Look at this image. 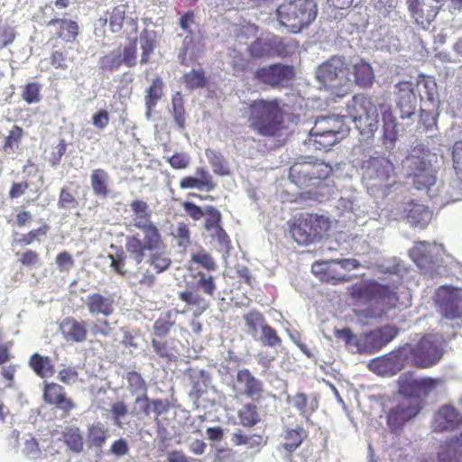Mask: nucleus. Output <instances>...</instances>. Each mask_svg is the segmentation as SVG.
I'll use <instances>...</instances> for the list:
<instances>
[{
    "label": "nucleus",
    "instance_id": "f257e3e1",
    "mask_svg": "<svg viewBox=\"0 0 462 462\" xmlns=\"http://www.w3.org/2000/svg\"><path fill=\"white\" fill-rule=\"evenodd\" d=\"M133 213V226L140 232L127 235L124 251L117 248L115 254H109L110 267L121 276H126L130 272L126 268V254L133 263L138 266L147 257L148 264L159 274L170 268L171 260L162 250L165 243L160 228L152 221V212L149 205L141 199L130 203Z\"/></svg>",
    "mask_w": 462,
    "mask_h": 462
},
{
    "label": "nucleus",
    "instance_id": "f03ea898",
    "mask_svg": "<svg viewBox=\"0 0 462 462\" xmlns=\"http://www.w3.org/2000/svg\"><path fill=\"white\" fill-rule=\"evenodd\" d=\"M317 78L333 89L336 97H343L351 92L353 82L362 88H371L374 74L371 65L360 59L351 65L344 57L333 56L319 66Z\"/></svg>",
    "mask_w": 462,
    "mask_h": 462
},
{
    "label": "nucleus",
    "instance_id": "7ed1b4c3",
    "mask_svg": "<svg viewBox=\"0 0 462 462\" xmlns=\"http://www.w3.org/2000/svg\"><path fill=\"white\" fill-rule=\"evenodd\" d=\"M248 126L263 137H275L285 129V112L281 99L257 98L250 101L245 109Z\"/></svg>",
    "mask_w": 462,
    "mask_h": 462
},
{
    "label": "nucleus",
    "instance_id": "20e7f679",
    "mask_svg": "<svg viewBox=\"0 0 462 462\" xmlns=\"http://www.w3.org/2000/svg\"><path fill=\"white\" fill-rule=\"evenodd\" d=\"M400 333L395 325L386 324L356 335L350 328L335 329L334 336L342 340L346 348L358 354H375L392 342Z\"/></svg>",
    "mask_w": 462,
    "mask_h": 462
},
{
    "label": "nucleus",
    "instance_id": "39448f33",
    "mask_svg": "<svg viewBox=\"0 0 462 462\" xmlns=\"http://www.w3.org/2000/svg\"><path fill=\"white\" fill-rule=\"evenodd\" d=\"M443 337L438 334H426L415 343L404 344L410 365L425 369L437 365L444 355Z\"/></svg>",
    "mask_w": 462,
    "mask_h": 462
},
{
    "label": "nucleus",
    "instance_id": "423d86ee",
    "mask_svg": "<svg viewBox=\"0 0 462 462\" xmlns=\"http://www.w3.org/2000/svg\"><path fill=\"white\" fill-rule=\"evenodd\" d=\"M333 172L329 163L320 160H300L289 169V180L300 189H312L320 186Z\"/></svg>",
    "mask_w": 462,
    "mask_h": 462
},
{
    "label": "nucleus",
    "instance_id": "0eeeda50",
    "mask_svg": "<svg viewBox=\"0 0 462 462\" xmlns=\"http://www.w3.org/2000/svg\"><path fill=\"white\" fill-rule=\"evenodd\" d=\"M289 232L293 240L301 245H310L319 240L329 228V220L314 213H301L289 222Z\"/></svg>",
    "mask_w": 462,
    "mask_h": 462
},
{
    "label": "nucleus",
    "instance_id": "6e6552de",
    "mask_svg": "<svg viewBox=\"0 0 462 462\" xmlns=\"http://www.w3.org/2000/svg\"><path fill=\"white\" fill-rule=\"evenodd\" d=\"M317 5L313 0H290L277 8L280 23L293 32L309 26L316 18Z\"/></svg>",
    "mask_w": 462,
    "mask_h": 462
},
{
    "label": "nucleus",
    "instance_id": "1a4fd4ad",
    "mask_svg": "<svg viewBox=\"0 0 462 462\" xmlns=\"http://www.w3.org/2000/svg\"><path fill=\"white\" fill-rule=\"evenodd\" d=\"M346 116L363 134H374L378 128V107L373 98L359 93L352 97L346 106Z\"/></svg>",
    "mask_w": 462,
    "mask_h": 462
},
{
    "label": "nucleus",
    "instance_id": "9d476101",
    "mask_svg": "<svg viewBox=\"0 0 462 462\" xmlns=\"http://www.w3.org/2000/svg\"><path fill=\"white\" fill-rule=\"evenodd\" d=\"M363 181L368 189H384L395 183L393 162L384 156L370 157L362 163Z\"/></svg>",
    "mask_w": 462,
    "mask_h": 462
},
{
    "label": "nucleus",
    "instance_id": "9b49d317",
    "mask_svg": "<svg viewBox=\"0 0 462 462\" xmlns=\"http://www.w3.org/2000/svg\"><path fill=\"white\" fill-rule=\"evenodd\" d=\"M295 76L296 71L292 65L276 62L257 68L253 79L271 89H282L289 87Z\"/></svg>",
    "mask_w": 462,
    "mask_h": 462
},
{
    "label": "nucleus",
    "instance_id": "f8f14e48",
    "mask_svg": "<svg viewBox=\"0 0 462 462\" xmlns=\"http://www.w3.org/2000/svg\"><path fill=\"white\" fill-rule=\"evenodd\" d=\"M350 293L353 298L374 301L388 309L395 308L399 300L395 289L374 281L353 285Z\"/></svg>",
    "mask_w": 462,
    "mask_h": 462
},
{
    "label": "nucleus",
    "instance_id": "ddd939ff",
    "mask_svg": "<svg viewBox=\"0 0 462 462\" xmlns=\"http://www.w3.org/2000/svg\"><path fill=\"white\" fill-rule=\"evenodd\" d=\"M233 389L236 397H245L254 402H261L265 399L263 383L247 368L237 371Z\"/></svg>",
    "mask_w": 462,
    "mask_h": 462
},
{
    "label": "nucleus",
    "instance_id": "4468645a",
    "mask_svg": "<svg viewBox=\"0 0 462 462\" xmlns=\"http://www.w3.org/2000/svg\"><path fill=\"white\" fill-rule=\"evenodd\" d=\"M436 303L439 312L448 319L462 317V290L452 286H441L436 291Z\"/></svg>",
    "mask_w": 462,
    "mask_h": 462
},
{
    "label": "nucleus",
    "instance_id": "2eb2a0df",
    "mask_svg": "<svg viewBox=\"0 0 462 462\" xmlns=\"http://www.w3.org/2000/svg\"><path fill=\"white\" fill-rule=\"evenodd\" d=\"M406 365H410L405 346L392 350L391 352L373 359L369 367L379 374H396L401 372Z\"/></svg>",
    "mask_w": 462,
    "mask_h": 462
},
{
    "label": "nucleus",
    "instance_id": "dca6fc26",
    "mask_svg": "<svg viewBox=\"0 0 462 462\" xmlns=\"http://www.w3.org/2000/svg\"><path fill=\"white\" fill-rule=\"evenodd\" d=\"M421 405L417 400L403 399L390 409L387 415V426L392 432L402 430L405 423L414 418L420 411Z\"/></svg>",
    "mask_w": 462,
    "mask_h": 462
},
{
    "label": "nucleus",
    "instance_id": "f3484780",
    "mask_svg": "<svg viewBox=\"0 0 462 462\" xmlns=\"http://www.w3.org/2000/svg\"><path fill=\"white\" fill-rule=\"evenodd\" d=\"M408 167L412 176L414 187L419 189H427L436 182L435 171L430 161L419 156L411 155L407 158Z\"/></svg>",
    "mask_w": 462,
    "mask_h": 462
},
{
    "label": "nucleus",
    "instance_id": "a211bd4d",
    "mask_svg": "<svg viewBox=\"0 0 462 462\" xmlns=\"http://www.w3.org/2000/svg\"><path fill=\"white\" fill-rule=\"evenodd\" d=\"M42 396L47 404L55 406L64 416H69L76 408L74 401L67 396L65 388L57 383L45 382Z\"/></svg>",
    "mask_w": 462,
    "mask_h": 462
},
{
    "label": "nucleus",
    "instance_id": "6ab92c4d",
    "mask_svg": "<svg viewBox=\"0 0 462 462\" xmlns=\"http://www.w3.org/2000/svg\"><path fill=\"white\" fill-rule=\"evenodd\" d=\"M396 105L401 111L402 119L409 118L415 114L417 97L413 84L411 81H401L395 85Z\"/></svg>",
    "mask_w": 462,
    "mask_h": 462
},
{
    "label": "nucleus",
    "instance_id": "aec40b11",
    "mask_svg": "<svg viewBox=\"0 0 462 462\" xmlns=\"http://www.w3.org/2000/svg\"><path fill=\"white\" fill-rule=\"evenodd\" d=\"M461 425L462 414L453 405H442L433 418L436 431L454 430Z\"/></svg>",
    "mask_w": 462,
    "mask_h": 462
},
{
    "label": "nucleus",
    "instance_id": "412c9836",
    "mask_svg": "<svg viewBox=\"0 0 462 462\" xmlns=\"http://www.w3.org/2000/svg\"><path fill=\"white\" fill-rule=\"evenodd\" d=\"M59 329L67 342L81 343L88 338L87 323L73 317L63 319L59 324Z\"/></svg>",
    "mask_w": 462,
    "mask_h": 462
},
{
    "label": "nucleus",
    "instance_id": "4be33fe9",
    "mask_svg": "<svg viewBox=\"0 0 462 462\" xmlns=\"http://www.w3.org/2000/svg\"><path fill=\"white\" fill-rule=\"evenodd\" d=\"M408 10L415 23L423 29L429 28L439 13V7L428 5L424 0L407 3Z\"/></svg>",
    "mask_w": 462,
    "mask_h": 462
},
{
    "label": "nucleus",
    "instance_id": "5701e85b",
    "mask_svg": "<svg viewBox=\"0 0 462 462\" xmlns=\"http://www.w3.org/2000/svg\"><path fill=\"white\" fill-rule=\"evenodd\" d=\"M312 128L317 132L340 136V139L349 133V127L345 124L344 116L336 115L318 117Z\"/></svg>",
    "mask_w": 462,
    "mask_h": 462
},
{
    "label": "nucleus",
    "instance_id": "b1692460",
    "mask_svg": "<svg viewBox=\"0 0 462 462\" xmlns=\"http://www.w3.org/2000/svg\"><path fill=\"white\" fill-rule=\"evenodd\" d=\"M115 299L112 295L94 292L88 295L86 306L92 316L109 317L115 311Z\"/></svg>",
    "mask_w": 462,
    "mask_h": 462
},
{
    "label": "nucleus",
    "instance_id": "393cba45",
    "mask_svg": "<svg viewBox=\"0 0 462 462\" xmlns=\"http://www.w3.org/2000/svg\"><path fill=\"white\" fill-rule=\"evenodd\" d=\"M196 175L185 176L180 180V188L181 189H198L199 190H206L208 192L216 189L217 184L210 173L202 167L196 169Z\"/></svg>",
    "mask_w": 462,
    "mask_h": 462
},
{
    "label": "nucleus",
    "instance_id": "a878e982",
    "mask_svg": "<svg viewBox=\"0 0 462 462\" xmlns=\"http://www.w3.org/2000/svg\"><path fill=\"white\" fill-rule=\"evenodd\" d=\"M379 109L383 121V143L391 147L394 146L398 139V124L390 106L380 105Z\"/></svg>",
    "mask_w": 462,
    "mask_h": 462
},
{
    "label": "nucleus",
    "instance_id": "bb28decb",
    "mask_svg": "<svg viewBox=\"0 0 462 462\" xmlns=\"http://www.w3.org/2000/svg\"><path fill=\"white\" fill-rule=\"evenodd\" d=\"M47 26H54L56 38L65 42H74L79 33V24L73 20L53 18L47 23Z\"/></svg>",
    "mask_w": 462,
    "mask_h": 462
},
{
    "label": "nucleus",
    "instance_id": "cd10ccee",
    "mask_svg": "<svg viewBox=\"0 0 462 462\" xmlns=\"http://www.w3.org/2000/svg\"><path fill=\"white\" fill-rule=\"evenodd\" d=\"M308 438V431L301 425H297L293 429H287L283 436V442L280 444L278 449L283 450L288 456H291Z\"/></svg>",
    "mask_w": 462,
    "mask_h": 462
},
{
    "label": "nucleus",
    "instance_id": "c85d7f7f",
    "mask_svg": "<svg viewBox=\"0 0 462 462\" xmlns=\"http://www.w3.org/2000/svg\"><path fill=\"white\" fill-rule=\"evenodd\" d=\"M409 255L420 269H430L435 264L431 245L427 241L416 242L410 250Z\"/></svg>",
    "mask_w": 462,
    "mask_h": 462
},
{
    "label": "nucleus",
    "instance_id": "c756f323",
    "mask_svg": "<svg viewBox=\"0 0 462 462\" xmlns=\"http://www.w3.org/2000/svg\"><path fill=\"white\" fill-rule=\"evenodd\" d=\"M330 261L317 263L313 265V272L319 275V280L327 283L337 285L350 281L351 276L341 274L331 266Z\"/></svg>",
    "mask_w": 462,
    "mask_h": 462
},
{
    "label": "nucleus",
    "instance_id": "7c9ffc66",
    "mask_svg": "<svg viewBox=\"0 0 462 462\" xmlns=\"http://www.w3.org/2000/svg\"><path fill=\"white\" fill-rule=\"evenodd\" d=\"M164 82L163 79L157 76L155 77L145 91L144 103L146 107V116L150 117L153 109L157 106L158 102L162 99L164 95Z\"/></svg>",
    "mask_w": 462,
    "mask_h": 462
},
{
    "label": "nucleus",
    "instance_id": "2f4dec72",
    "mask_svg": "<svg viewBox=\"0 0 462 462\" xmlns=\"http://www.w3.org/2000/svg\"><path fill=\"white\" fill-rule=\"evenodd\" d=\"M28 365L34 374L42 379L51 377L55 373L52 360L39 353H33L30 356Z\"/></svg>",
    "mask_w": 462,
    "mask_h": 462
},
{
    "label": "nucleus",
    "instance_id": "473e14b6",
    "mask_svg": "<svg viewBox=\"0 0 462 462\" xmlns=\"http://www.w3.org/2000/svg\"><path fill=\"white\" fill-rule=\"evenodd\" d=\"M178 310H167L160 314L154 321L152 329L157 338H165L176 325Z\"/></svg>",
    "mask_w": 462,
    "mask_h": 462
},
{
    "label": "nucleus",
    "instance_id": "72a5a7b5",
    "mask_svg": "<svg viewBox=\"0 0 462 462\" xmlns=\"http://www.w3.org/2000/svg\"><path fill=\"white\" fill-rule=\"evenodd\" d=\"M142 50L140 63L144 65L150 62L151 55L158 46V35L153 30L143 29L139 36Z\"/></svg>",
    "mask_w": 462,
    "mask_h": 462
},
{
    "label": "nucleus",
    "instance_id": "f704fd0d",
    "mask_svg": "<svg viewBox=\"0 0 462 462\" xmlns=\"http://www.w3.org/2000/svg\"><path fill=\"white\" fill-rule=\"evenodd\" d=\"M108 437V430L101 422L93 423L88 427L87 444L89 448L102 449Z\"/></svg>",
    "mask_w": 462,
    "mask_h": 462
},
{
    "label": "nucleus",
    "instance_id": "c9c22d12",
    "mask_svg": "<svg viewBox=\"0 0 462 462\" xmlns=\"http://www.w3.org/2000/svg\"><path fill=\"white\" fill-rule=\"evenodd\" d=\"M247 52L254 59L273 57V34L256 38L248 46Z\"/></svg>",
    "mask_w": 462,
    "mask_h": 462
},
{
    "label": "nucleus",
    "instance_id": "e433bc0d",
    "mask_svg": "<svg viewBox=\"0 0 462 462\" xmlns=\"http://www.w3.org/2000/svg\"><path fill=\"white\" fill-rule=\"evenodd\" d=\"M90 184L97 197L106 199L109 196V175L104 169H95L91 171Z\"/></svg>",
    "mask_w": 462,
    "mask_h": 462
},
{
    "label": "nucleus",
    "instance_id": "4c0bfd02",
    "mask_svg": "<svg viewBox=\"0 0 462 462\" xmlns=\"http://www.w3.org/2000/svg\"><path fill=\"white\" fill-rule=\"evenodd\" d=\"M340 136H334L319 131H310L308 143L313 146V149L319 151H328L332 146L340 141Z\"/></svg>",
    "mask_w": 462,
    "mask_h": 462
},
{
    "label": "nucleus",
    "instance_id": "58836bf2",
    "mask_svg": "<svg viewBox=\"0 0 462 462\" xmlns=\"http://www.w3.org/2000/svg\"><path fill=\"white\" fill-rule=\"evenodd\" d=\"M179 298L187 305L195 307L193 311V317L195 318L199 317L209 308V302L200 294L192 291H180Z\"/></svg>",
    "mask_w": 462,
    "mask_h": 462
},
{
    "label": "nucleus",
    "instance_id": "ea45409f",
    "mask_svg": "<svg viewBox=\"0 0 462 462\" xmlns=\"http://www.w3.org/2000/svg\"><path fill=\"white\" fill-rule=\"evenodd\" d=\"M128 5L126 4H120L114 6L110 12H107L108 17L103 20V23H108L109 30L113 33L120 32L124 26V22L126 18L125 14Z\"/></svg>",
    "mask_w": 462,
    "mask_h": 462
},
{
    "label": "nucleus",
    "instance_id": "a19ab883",
    "mask_svg": "<svg viewBox=\"0 0 462 462\" xmlns=\"http://www.w3.org/2000/svg\"><path fill=\"white\" fill-rule=\"evenodd\" d=\"M257 402L245 403L237 411V417L241 425L246 428H253L261 420Z\"/></svg>",
    "mask_w": 462,
    "mask_h": 462
},
{
    "label": "nucleus",
    "instance_id": "79ce46f5",
    "mask_svg": "<svg viewBox=\"0 0 462 462\" xmlns=\"http://www.w3.org/2000/svg\"><path fill=\"white\" fill-rule=\"evenodd\" d=\"M62 439L68 448L75 453H80L84 448L83 436L77 426L66 427L62 431Z\"/></svg>",
    "mask_w": 462,
    "mask_h": 462
},
{
    "label": "nucleus",
    "instance_id": "37998d69",
    "mask_svg": "<svg viewBox=\"0 0 462 462\" xmlns=\"http://www.w3.org/2000/svg\"><path fill=\"white\" fill-rule=\"evenodd\" d=\"M134 403L135 405L140 404L141 411L145 416L150 415L151 411H153L156 417H159L166 411L163 401L160 399L150 400L147 394H142L136 397Z\"/></svg>",
    "mask_w": 462,
    "mask_h": 462
},
{
    "label": "nucleus",
    "instance_id": "c03bdc74",
    "mask_svg": "<svg viewBox=\"0 0 462 462\" xmlns=\"http://www.w3.org/2000/svg\"><path fill=\"white\" fill-rule=\"evenodd\" d=\"M417 87L421 100L426 99L430 102L435 100L438 88L433 77L420 75Z\"/></svg>",
    "mask_w": 462,
    "mask_h": 462
},
{
    "label": "nucleus",
    "instance_id": "a18cd8bd",
    "mask_svg": "<svg viewBox=\"0 0 462 462\" xmlns=\"http://www.w3.org/2000/svg\"><path fill=\"white\" fill-rule=\"evenodd\" d=\"M298 49V44L293 40H287L273 34V57H288Z\"/></svg>",
    "mask_w": 462,
    "mask_h": 462
},
{
    "label": "nucleus",
    "instance_id": "49530a36",
    "mask_svg": "<svg viewBox=\"0 0 462 462\" xmlns=\"http://www.w3.org/2000/svg\"><path fill=\"white\" fill-rule=\"evenodd\" d=\"M171 113L178 127L183 130L186 126V111L184 98L180 92H176L171 97Z\"/></svg>",
    "mask_w": 462,
    "mask_h": 462
},
{
    "label": "nucleus",
    "instance_id": "de8ad7c7",
    "mask_svg": "<svg viewBox=\"0 0 462 462\" xmlns=\"http://www.w3.org/2000/svg\"><path fill=\"white\" fill-rule=\"evenodd\" d=\"M206 156L215 174L219 176H227L230 174V170L224 159V156L219 152L207 150Z\"/></svg>",
    "mask_w": 462,
    "mask_h": 462
},
{
    "label": "nucleus",
    "instance_id": "09e8293b",
    "mask_svg": "<svg viewBox=\"0 0 462 462\" xmlns=\"http://www.w3.org/2000/svg\"><path fill=\"white\" fill-rule=\"evenodd\" d=\"M182 81L189 90L201 88L207 85V79L202 69H192L183 74Z\"/></svg>",
    "mask_w": 462,
    "mask_h": 462
},
{
    "label": "nucleus",
    "instance_id": "8fccbe9b",
    "mask_svg": "<svg viewBox=\"0 0 462 462\" xmlns=\"http://www.w3.org/2000/svg\"><path fill=\"white\" fill-rule=\"evenodd\" d=\"M293 406L300 411V413L306 419L309 420V417L313 413L318 406L317 402H315V405L311 403L310 406L308 405V398L307 395L303 393H298L291 398H290Z\"/></svg>",
    "mask_w": 462,
    "mask_h": 462
},
{
    "label": "nucleus",
    "instance_id": "3c124183",
    "mask_svg": "<svg viewBox=\"0 0 462 462\" xmlns=\"http://www.w3.org/2000/svg\"><path fill=\"white\" fill-rule=\"evenodd\" d=\"M204 228L208 231H214L221 226L222 215L221 212L214 206H206L204 213Z\"/></svg>",
    "mask_w": 462,
    "mask_h": 462
},
{
    "label": "nucleus",
    "instance_id": "603ef678",
    "mask_svg": "<svg viewBox=\"0 0 462 462\" xmlns=\"http://www.w3.org/2000/svg\"><path fill=\"white\" fill-rule=\"evenodd\" d=\"M162 338L153 337L152 339V346L154 352L162 358L172 361L176 358V349L171 346L168 340H161Z\"/></svg>",
    "mask_w": 462,
    "mask_h": 462
},
{
    "label": "nucleus",
    "instance_id": "864d4df0",
    "mask_svg": "<svg viewBox=\"0 0 462 462\" xmlns=\"http://www.w3.org/2000/svg\"><path fill=\"white\" fill-rule=\"evenodd\" d=\"M195 277L198 278L196 286L206 295L214 297L217 291V284L214 276L207 275L203 272H198Z\"/></svg>",
    "mask_w": 462,
    "mask_h": 462
},
{
    "label": "nucleus",
    "instance_id": "5fc2aeb1",
    "mask_svg": "<svg viewBox=\"0 0 462 462\" xmlns=\"http://www.w3.org/2000/svg\"><path fill=\"white\" fill-rule=\"evenodd\" d=\"M125 379L128 383V388L133 394L138 393L147 394L146 382L139 373L135 371L128 372L125 375Z\"/></svg>",
    "mask_w": 462,
    "mask_h": 462
},
{
    "label": "nucleus",
    "instance_id": "6e6d98bb",
    "mask_svg": "<svg viewBox=\"0 0 462 462\" xmlns=\"http://www.w3.org/2000/svg\"><path fill=\"white\" fill-rule=\"evenodd\" d=\"M431 213L427 207L414 204L409 209L408 217L414 224H425L430 218Z\"/></svg>",
    "mask_w": 462,
    "mask_h": 462
},
{
    "label": "nucleus",
    "instance_id": "4d7b16f0",
    "mask_svg": "<svg viewBox=\"0 0 462 462\" xmlns=\"http://www.w3.org/2000/svg\"><path fill=\"white\" fill-rule=\"evenodd\" d=\"M400 392L405 395L404 399L417 400L420 403V380L412 379L402 382Z\"/></svg>",
    "mask_w": 462,
    "mask_h": 462
},
{
    "label": "nucleus",
    "instance_id": "13d9d810",
    "mask_svg": "<svg viewBox=\"0 0 462 462\" xmlns=\"http://www.w3.org/2000/svg\"><path fill=\"white\" fill-rule=\"evenodd\" d=\"M191 262L199 264L208 272H214L217 265L214 258L207 252L200 251L191 255Z\"/></svg>",
    "mask_w": 462,
    "mask_h": 462
},
{
    "label": "nucleus",
    "instance_id": "bf43d9fd",
    "mask_svg": "<svg viewBox=\"0 0 462 462\" xmlns=\"http://www.w3.org/2000/svg\"><path fill=\"white\" fill-rule=\"evenodd\" d=\"M244 320L252 333H256L259 328L266 324L263 313L255 310L244 315Z\"/></svg>",
    "mask_w": 462,
    "mask_h": 462
},
{
    "label": "nucleus",
    "instance_id": "052dcab7",
    "mask_svg": "<svg viewBox=\"0 0 462 462\" xmlns=\"http://www.w3.org/2000/svg\"><path fill=\"white\" fill-rule=\"evenodd\" d=\"M22 97L27 104L39 102L41 100V85L36 82L26 84L23 88Z\"/></svg>",
    "mask_w": 462,
    "mask_h": 462
},
{
    "label": "nucleus",
    "instance_id": "680f3d73",
    "mask_svg": "<svg viewBox=\"0 0 462 462\" xmlns=\"http://www.w3.org/2000/svg\"><path fill=\"white\" fill-rule=\"evenodd\" d=\"M49 229L50 226L47 224H44L40 227L32 229L27 234L23 235L22 237L17 239L14 243L20 245H29L34 241L39 240L41 236H45Z\"/></svg>",
    "mask_w": 462,
    "mask_h": 462
},
{
    "label": "nucleus",
    "instance_id": "e2e57ef3",
    "mask_svg": "<svg viewBox=\"0 0 462 462\" xmlns=\"http://www.w3.org/2000/svg\"><path fill=\"white\" fill-rule=\"evenodd\" d=\"M23 130L19 125H14L9 134L5 137L3 150L6 152L14 150V146H17L22 140Z\"/></svg>",
    "mask_w": 462,
    "mask_h": 462
},
{
    "label": "nucleus",
    "instance_id": "0e129e2a",
    "mask_svg": "<svg viewBox=\"0 0 462 462\" xmlns=\"http://www.w3.org/2000/svg\"><path fill=\"white\" fill-rule=\"evenodd\" d=\"M137 40L134 39L131 42L125 46L123 49V55L121 58V61L123 64L129 68H133L136 65L137 59V48H136Z\"/></svg>",
    "mask_w": 462,
    "mask_h": 462
},
{
    "label": "nucleus",
    "instance_id": "69168bd1",
    "mask_svg": "<svg viewBox=\"0 0 462 462\" xmlns=\"http://www.w3.org/2000/svg\"><path fill=\"white\" fill-rule=\"evenodd\" d=\"M174 238L177 240V245L180 247L187 248L190 245V231L187 224L183 222L178 223Z\"/></svg>",
    "mask_w": 462,
    "mask_h": 462
},
{
    "label": "nucleus",
    "instance_id": "338daca9",
    "mask_svg": "<svg viewBox=\"0 0 462 462\" xmlns=\"http://www.w3.org/2000/svg\"><path fill=\"white\" fill-rule=\"evenodd\" d=\"M128 413V407L124 401H117L111 405V414L116 426L122 428V419Z\"/></svg>",
    "mask_w": 462,
    "mask_h": 462
},
{
    "label": "nucleus",
    "instance_id": "774afa93",
    "mask_svg": "<svg viewBox=\"0 0 462 462\" xmlns=\"http://www.w3.org/2000/svg\"><path fill=\"white\" fill-rule=\"evenodd\" d=\"M451 155L455 172L462 180V140L455 142Z\"/></svg>",
    "mask_w": 462,
    "mask_h": 462
}]
</instances>
